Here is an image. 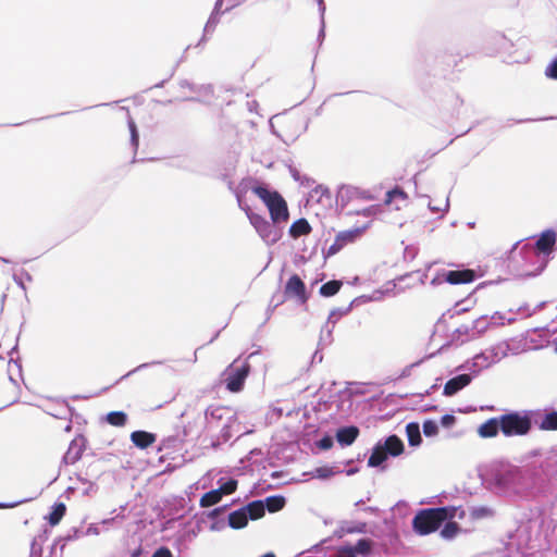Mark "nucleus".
Here are the masks:
<instances>
[{
    "mask_svg": "<svg viewBox=\"0 0 557 557\" xmlns=\"http://www.w3.org/2000/svg\"><path fill=\"white\" fill-rule=\"evenodd\" d=\"M250 189L268 208L272 223L283 224L288 221L289 211L287 202L277 190H271L257 182H253Z\"/></svg>",
    "mask_w": 557,
    "mask_h": 557,
    "instance_id": "f257e3e1",
    "label": "nucleus"
},
{
    "mask_svg": "<svg viewBox=\"0 0 557 557\" xmlns=\"http://www.w3.org/2000/svg\"><path fill=\"white\" fill-rule=\"evenodd\" d=\"M453 517L454 510L447 507L421 509L412 519V529L419 535H428L438 530L446 520Z\"/></svg>",
    "mask_w": 557,
    "mask_h": 557,
    "instance_id": "f03ea898",
    "label": "nucleus"
},
{
    "mask_svg": "<svg viewBox=\"0 0 557 557\" xmlns=\"http://www.w3.org/2000/svg\"><path fill=\"white\" fill-rule=\"evenodd\" d=\"M499 418L500 431L505 436H523L527 435L532 428V421L528 414L510 412Z\"/></svg>",
    "mask_w": 557,
    "mask_h": 557,
    "instance_id": "7ed1b4c3",
    "label": "nucleus"
},
{
    "mask_svg": "<svg viewBox=\"0 0 557 557\" xmlns=\"http://www.w3.org/2000/svg\"><path fill=\"white\" fill-rule=\"evenodd\" d=\"M243 210L262 239L272 244L278 240V235L274 230L272 221L270 222L263 215L253 212L248 206L243 208Z\"/></svg>",
    "mask_w": 557,
    "mask_h": 557,
    "instance_id": "20e7f679",
    "label": "nucleus"
},
{
    "mask_svg": "<svg viewBox=\"0 0 557 557\" xmlns=\"http://www.w3.org/2000/svg\"><path fill=\"white\" fill-rule=\"evenodd\" d=\"M287 298H295L299 304L305 305L309 299L306 285L299 275L293 274L286 282L284 288Z\"/></svg>",
    "mask_w": 557,
    "mask_h": 557,
    "instance_id": "39448f33",
    "label": "nucleus"
},
{
    "mask_svg": "<svg viewBox=\"0 0 557 557\" xmlns=\"http://www.w3.org/2000/svg\"><path fill=\"white\" fill-rule=\"evenodd\" d=\"M250 366L244 363L238 368L231 366V372L226 377V388L232 393H238L243 389L245 381L249 374Z\"/></svg>",
    "mask_w": 557,
    "mask_h": 557,
    "instance_id": "423d86ee",
    "label": "nucleus"
},
{
    "mask_svg": "<svg viewBox=\"0 0 557 557\" xmlns=\"http://www.w3.org/2000/svg\"><path fill=\"white\" fill-rule=\"evenodd\" d=\"M475 278V273L473 270H451L448 271L445 280L453 285L457 284H468L471 283Z\"/></svg>",
    "mask_w": 557,
    "mask_h": 557,
    "instance_id": "0eeeda50",
    "label": "nucleus"
},
{
    "mask_svg": "<svg viewBox=\"0 0 557 557\" xmlns=\"http://www.w3.org/2000/svg\"><path fill=\"white\" fill-rule=\"evenodd\" d=\"M471 382V377L469 374H460L450 380H448L444 386V395L453 396L458 393L460 389L469 385Z\"/></svg>",
    "mask_w": 557,
    "mask_h": 557,
    "instance_id": "6e6552de",
    "label": "nucleus"
},
{
    "mask_svg": "<svg viewBox=\"0 0 557 557\" xmlns=\"http://www.w3.org/2000/svg\"><path fill=\"white\" fill-rule=\"evenodd\" d=\"M556 244V233L552 230H547L541 234L535 243L537 251L548 255L554 250Z\"/></svg>",
    "mask_w": 557,
    "mask_h": 557,
    "instance_id": "1a4fd4ad",
    "label": "nucleus"
},
{
    "mask_svg": "<svg viewBox=\"0 0 557 557\" xmlns=\"http://www.w3.org/2000/svg\"><path fill=\"white\" fill-rule=\"evenodd\" d=\"M156 440V434L146 431H134L131 434V441L136 447L140 449L150 447L154 444Z\"/></svg>",
    "mask_w": 557,
    "mask_h": 557,
    "instance_id": "9d476101",
    "label": "nucleus"
},
{
    "mask_svg": "<svg viewBox=\"0 0 557 557\" xmlns=\"http://www.w3.org/2000/svg\"><path fill=\"white\" fill-rule=\"evenodd\" d=\"M500 430V418H491L480 425L478 433L481 437H495Z\"/></svg>",
    "mask_w": 557,
    "mask_h": 557,
    "instance_id": "9b49d317",
    "label": "nucleus"
},
{
    "mask_svg": "<svg viewBox=\"0 0 557 557\" xmlns=\"http://www.w3.org/2000/svg\"><path fill=\"white\" fill-rule=\"evenodd\" d=\"M84 450L85 447L83 443L77 440H73L64 455V462L66 465H74L82 458Z\"/></svg>",
    "mask_w": 557,
    "mask_h": 557,
    "instance_id": "f8f14e48",
    "label": "nucleus"
},
{
    "mask_svg": "<svg viewBox=\"0 0 557 557\" xmlns=\"http://www.w3.org/2000/svg\"><path fill=\"white\" fill-rule=\"evenodd\" d=\"M359 435V429L357 426H345L337 431L336 438L342 445H351Z\"/></svg>",
    "mask_w": 557,
    "mask_h": 557,
    "instance_id": "ddd939ff",
    "label": "nucleus"
},
{
    "mask_svg": "<svg viewBox=\"0 0 557 557\" xmlns=\"http://www.w3.org/2000/svg\"><path fill=\"white\" fill-rule=\"evenodd\" d=\"M312 232L310 223L305 218H300L292 223L289 227V235L293 238H299L301 236L309 235Z\"/></svg>",
    "mask_w": 557,
    "mask_h": 557,
    "instance_id": "4468645a",
    "label": "nucleus"
},
{
    "mask_svg": "<svg viewBox=\"0 0 557 557\" xmlns=\"http://www.w3.org/2000/svg\"><path fill=\"white\" fill-rule=\"evenodd\" d=\"M388 455L397 457L404 453V443L397 435H389L382 445Z\"/></svg>",
    "mask_w": 557,
    "mask_h": 557,
    "instance_id": "2eb2a0df",
    "label": "nucleus"
},
{
    "mask_svg": "<svg viewBox=\"0 0 557 557\" xmlns=\"http://www.w3.org/2000/svg\"><path fill=\"white\" fill-rule=\"evenodd\" d=\"M363 231L364 227L342 231L336 235V238L338 239V243L341 242L345 247L348 244L355 243L363 234Z\"/></svg>",
    "mask_w": 557,
    "mask_h": 557,
    "instance_id": "dca6fc26",
    "label": "nucleus"
},
{
    "mask_svg": "<svg viewBox=\"0 0 557 557\" xmlns=\"http://www.w3.org/2000/svg\"><path fill=\"white\" fill-rule=\"evenodd\" d=\"M243 508L247 512L248 519L251 520L260 519L265 513V506L262 500H253Z\"/></svg>",
    "mask_w": 557,
    "mask_h": 557,
    "instance_id": "f3484780",
    "label": "nucleus"
},
{
    "mask_svg": "<svg viewBox=\"0 0 557 557\" xmlns=\"http://www.w3.org/2000/svg\"><path fill=\"white\" fill-rule=\"evenodd\" d=\"M248 523L247 512L244 508L235 510L228 515V524L233 529H242Z\"/></svg>",
    "mask_w": 557,
    "mask_h": 557,
    "instance_id": "a211bd4d",
    "label": "nucleus"
},
{
    "mask_svg": "<svg viewBox=\"0 0 557 557\" xmlns=\"http://www.w3.org/2000/svg\"><path fill=\"white\" fill-rule=\"evenodd\" d=\"M388 457L386 449L382 446V444H377L374 446L371 456L368 459L369 467H379L382 465Z\"/></svg>",
    "mask_w": 557,
    "mask_h": 557,
    "instance_id": "6ab92c4d",
    "label": "nucleus"
},
{
    "mask_svg": "<svg viewBox=\"0 0 557 557\" xmlns=\"http://www.w3.org/2000/svg\"><path fill=\"white\" fill-rule=\"evenodd\" d=\"M406 433H407V438H408L409 445L417 446L421 443L422 438H421L420 428H419L418 423H416V422L408 423L406 426Z\"/></svg>",
    "mask_w": 557,
    "mask_h": 557,
    "instance_id": "aec40b11",
    "label": "nucleus"
},
{
    "mask_svg": "<svg viewBox=\"0 0 557 557\" xmlns=\"http://www.w3.org/2000/svg\"><path fill=\"white\" fill-rule=\"evenodd\" d=\"M222 496L223 495L219 491V488L212 490V491L205 493L201 496L199 504L202 508L211 507V506L218 504L221 500Z\"/></svg>",
    "mask_w": 557,
    "mask_h": 557,
    "instance_id": "412c9836",
    "label": "nucleus"
},
{
    "mask_svg": "<svg viewBox=\"0 0 557 557\" xmlns=\"http://www.w3.org/2000/svg\"><path fill=\"white\" fill-rule=\"evenodd\" d=\"M66 512V506L64 503H58L53 506L52 511L49 513L48 522L54 527L60 523Z\"/></svg>",
    "mask_w": 557,
    "mask_h": 557,
    "instance_id": "4be33fe9",
    "label": "nucleus"
},
{
    "mask_svg": "<svg viewBox=\"0 0 557 557\" xmlns=\"http://www.w3.org/2000/svg\"><path fill=\"white\" fill-rule=\"evenodd\" d=\"M106 421L112 426L122 428L127 422V414L123 411H111L106 416Z\"/></svg>",
    "mask_w": 557,
    "mask_h": 557,
    "instance_id": "5701e85b",
    "label": "nucleus"
},
{
    "mask_svg": "<svg viewBox=\"0 0 557 557\" xmlns=\"http://www.w3.org/2000/svg\"><path fill=\"white\" fill-rule=\"evenodd\" d=\"M342 285H343V283L341 281H337V280L329 281L320 287V294L323 297H332L339 292Z\"/></svg>",
    "mask_w": 557,
    "mask_h": 557,
    "instance_id": "b1692460",
    "label": "nucleus"
},
{
    "mask_svg": "<svg viewBox=\"0 0 557 557\" xmlns=\"http://www.w3.org/2000/svg\"><path fill=\"white\" fill-rule=\"evenodd\" d=\"M263 504L270 512H276L285 506V498L283 496H270L265 498Z\"/></svg>",
    "mask_w": 557,
    "mask_h": 557,
    "instance_id": "393cba45",
    "label": "nucleus"
},
{
    "mask_svg": "<svg viewBox=\"0 0 557 557\" xmlns=\"http://www.w3.org/2000/svg\"><path fill=\"white\" fill-rule=\"evenodd\" d=\"M540 429L544 431L557 430V411L547 413L540 423Z\"/></svg>",
    "mask_w": 557,
    "mask_h": 557,
    "instance_id": "a878e982",
    "label": "nucleus"
},
{
    "mask_svg": "<svg viewBox=\"0 0 557 557\" xmlns=\"http://www.w3.org/2000/svg\"><path fill=\"white\" fill-rule=\"evenodd\" d=\"M394 200H400L401 202H405L407 200V194L401 188L395 187L394 189L386 193L384 203L389 206Z\"/></svg>",
    "mask_w": 557,
    "mask_h": 557,
    "instance_id": "bb28decb",
    "label": "nucleus"
},
{
    "mask_svg": "<svg viewBox=\"0 0 557 557\" xmlns=\"http://www.w3.org/2000/svg\"><path fill=\"white\" fill-rule=\"evenodd\" d=\"M459 531L460 527L456 521H448L442 529L441 535L446 540H450L454 539Z\"/></svg>",
    "mask_w": 557,
    "mask_h": 557,
    "instance_id": "cd10ccee",
    "label": "nucleus"
},
{
    "mask_svg": "<svg viewBox=\"0 0 557 557\" xmlns=\"http://www.w3.org/2000/svg\"><path fill=\"white\" fill-rule=\"evenodd\" d=\"M373 547V541L370 539H360L352 549L356 550V555H369Z\"/></svg>",
    "mask_w": 557,
    "mask_h": 557,
    "instance_id": "c85d7f7f",
    "label": "nucleus"
},
{
    "mask_svg": "<svg viewBox=\"0 0 557 557\" xmlns=\"http://www.w3.org/2000/svg\"><path fill=\"white\" fill-rule=\"evenodd\" d=\"M227 410V407L224 406H209L206 410V418L213 420H221L223 418L224 411Z\"/></svg>",
    "mask_w": 557,
    "mask_h": 557,
    "instance_id": "c756f323",
    "label": "nucleus"
},
{
    "mask_svg": "<svg viewBox=\"0 0 557 557\" xmlns=\"http://www.w3.org/2000/svg\"><path fill=\"white\" fill-rule=\"evenodd\" d=\"M237 481L234 479L228 480L224 484H222L219 487V491L222 493V495H230L233 494L237 490Z\"/></svg>",
    "mask_w": 557,
    "mask_h": 557,
    "instance_id": "7c9ffc66",
    "label": "nucleus"
},
{
    "mask_svg": "<svg viewBox=\"0 0 557 557\" xmlns=\"http://www.w3.org/2000/svg\"><path fill=\"white\" fill-rule=\"evenodd\" d=\"M423 433L425 436H435L438 433L437 424L432 420L425 421L423 423Z\"/></svg>",
    "mask_w": 557,
    "mask_h": 557,
    "instance_id": "2f4dec72",
    "label": "nucleus"
},
{
    "mask_svg": "<svg viewBox=\"0 0 557 557\" xmlns=\"http://www.w3.org/2000/svg\"><path fill=\"white\" fill-rule=\"evenodd\" d=\"M337 557H357L352 546H342L337 550Z\"/></svg>",
    "mask_w": 557,
    "mask_h": 557,
    "instance_id": "473e14b6",
    "label": "nucleus"
},
{
    "mask_svg": "<svg viewBox=\"0 0 557 557\" xmlns=\"http://www.w3.org/2000/svg\"><path fill=\"white\" fill-rule=\"evenodd\" d=\"M129 129H131L132 144L134 146V149L137 150L138 145H139V138H138L137 128H136V125L134 122L129 123Z\"/></svg>",
    "mask_w": 557,
    "mask_h": 557,
    "instance_id": "72a5a7b5",
    "label": "nucleus"
},
{
    "mask_svg": "<svg viewBox=\"0 0 557 557\" xmlns=\"http://www.w3.org/2000/svg\"><path fill=\"white\" fill-rule=\"evenodd\" d=\"M455 422H456V418L453 414H445L441 419V424L444 428H450L455 424Z\"/></svg>",
    "mask_w": 557,
    "mask_h": 557,
    "instance_id": "f704fd0d",
    "label": "nucleus"
},
{
    "mask_svg": "<svg viewBox=\"0 0 557 557\" xmlns=\"http://www.w3.org/2000/svg\"><path fill=\"white\" fill-rule=\"evenodd\" d=\"M151 557H173V554L172 552L165 547V546H162L160 548H158Z\"/></svg>",
    "mask_w": 557,
    "mask_h": 557,
    "instance_id": "c9c22d12",
    "label": "nucleus"
},
{
    "mask_svg": "<svg viewBox=\"0 0 557 557\" xmlns=\"http://www.w3.org/2000/svg\"><path fill=\"white\" fill-rule=\"evenodd\" d=\"M546 75L554 79H557V58L552 62V64L546 69Z\"/></svg>",
    "mask_w": 557,
    "mask_h": 557,
    "instance_id": "e433bc0d",
    "label": "nucleus"
},
{
    "mask_svg": "<svg viewBox=\"0 0 557 557\" xmlns=\"http://www.w3.org/2000/svg\"><path fill=\"white\" fill-rule=\"evenodd\" d=\"M343 248L344 246L342 245V243H338V239L335 237L334 243L329 248V255H335Z\"/></svg>",
    "mask_w": 557,
    "mask_h": 557,
    "instance_id": "4c0bfd02",
    "label": "nucleus"
},
{
    "mask_svg": "<svg viewBox=\"0 0 557 557\" xmlns=\"http://www.w3.org/2000/svg\"><path fill=\"white\" fill-rule=\"evenodd\" d=\"M332 446H333V441L329 436L323 437L319 443V447L322 449H330Z\"/></svg>",
    "mask_w": 557,
    "mask_h": 557,
    "instance_id": "58836bf2",
    "label": "nucleus"
},
{
    "mask_svg": "<svg viewBox=\"0 0 557 557\" xmlns=\"http://www.w3.org/2000/svg\"><path fill=\"white\" fill-rule=\"evenodd\" d=\"M348 533H363L366 532V523H359L358 525L354 528L347 529Z\"/></svg>",
    "mask_w": 557,
    "mask_h": 557,
    "instance_id": "ea45409f",
    "label": "nucleus"
},
{
    "mask_svg": "<svg viewBox=\"0 0 557 557\" xmlns=\"http://www.w3.org/2000/svg\"><path fill=\"white\" fill-rule=\"evenodd\" d=\"M352 193L355 195L359 196L360 198L366 199V200H372L373 199V196L370 193H368V191H360L358 189H354Z\"/></svg>",
    "mask_w": 557,
    "mask_h": 557,
    "instance_id": "a19ab883",
    "label": "nucleus"
},
{
    "mask_svg": "<svg viewBox=\"0 0 557 557\" xmlns=\"http://www.w3.org/2000/svg\"><path fill=\"white\" fill-rule=\"evenodd\" d=\"M315 473L319 478H327L331 474V470L329 468H318Z\"/></svg>",
    "mask_w": 557,
    "mask_h": 557,
    "instance_id": "79ce46f5",
    "label": "nucleus"
},
{
    "mask_svg": "<svg viewBox=\"0 0 557 557\" xmlns=\"http://www.w3.org/2000/svg\"><path fill=\"white\" fill-rule=\"evenodd\" d=\"M375 212H376L375 207H368V208L363 209L362 211H360L359 213L364 216H370V215L374 214Z\"/></svg>",
    "mask_w": 557,
    "mask_h": 557,
    "instance_id": "37998d69",
    "label": "nucleus"
},
{
    "mask_svg": "<svg viewBox=\"0 0 557 557\" xmlns=\"http://www.w3.org/2000/svg\"><path fill=\"white\" fill-rule=\"evenodd\" d=\"M140 554H141V548L139 547L132 553L131 557H139Z\"/></svg>",
    "mask_w": 557,
    "mask_h": 557,
    "instance_id": "c03bdc74",
    "label": "nucleus"
}]
</instances>
